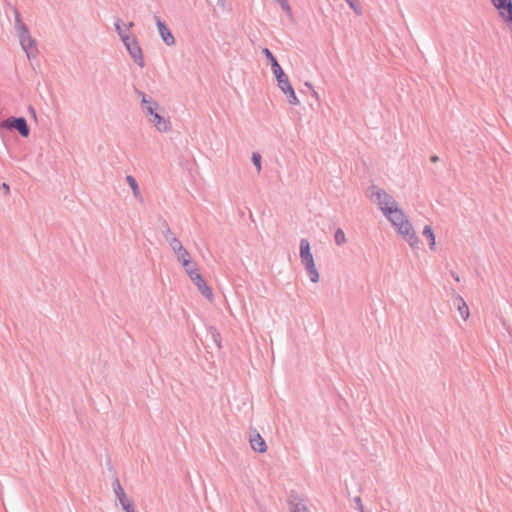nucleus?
Masks as SVG:
<instances>
[{"label":"nucleus","instance_id":"a878e982","mask_svg":"<svg viewBox=\"0 0 512 512\" xmlns=\"http://www.w3.org/2000/svg\"><path fill=\"white\" fill-rule=\"evenodd\" d=\"M291 512H309L306 508V506L299 502L297 504H295L294 508L291 510Z\"/></svg>","mask_w":512,"mask_h":512},{"label":"nucleus","instance_id":"9b49d317","mask_svg":"<svg viewBox=\"0 0 512 512\" xmlns=\"http://www.w3.org/2000/svg\"><path fill=\"white\" fill-rule=\"evenodd\" d=\"M149 122L153 123L156 129L161 133L168 132L171 129L169 119L162 117L157 112L149 117Z\"/></svg>","mask_w":512,"mask_h":512},{"label":"nucleus","instance_id":"4468645a","mask_svg":"<svg viewBox=\"0 0 512 512\" xmlns=\"http://www.w3.org/2000/svg\"><path fill=\"white\" fill-rule=\"evenodd\" d=\"M134 26L133 22H129L128 24H124L120 19H117L115 22V30L122 42L124 39L131 38L132 36L129 34V30Z\"/></svg>","mask_w":512,"mask_h":512},{"label":"nucleus","instance_id":"20e7f679","mask_svg":"<svg viewBox=\"0 0 512 512\" xmlns=\"http://www.w3.org/2000/svg\"><path fill=\"white\" fill-rule=\"evenodd\" d=\"M1 129H15L21 136L28 137L30 130L24 117H10L0 122Z\"/></svg>","mask_w":512,"mask_h":512},{"label":"nucleus","instance_id":"aec40b11","mask_svg":"<svg viewBox=\"0 0 512 512\" xmlns=\"http://www.w3.org/2000/svg\"><path fill=\"white\" fill-rule=\"evenodd\" d=\"M288 97V102L292 105H298L299 100L295 94V91L291 85H287L284 90H281Z\"/></svg>","mask_w":512,"mask_h":512},{"label":"nucleus","instance_id":"7ed1b4c3","mask_svg":"<svg viewBox=\"0 0 512 512\" xmlns=\"http://www.w3.org/2000/svg\"><path fill=\"white\" fill-rule=\"evenodd\" d=\"M300 258L311 282L317 283L319 281V273L316 269L314 258L311 253L310 243L307 239H301L300 241Z\"/></svg>","mask_w":512,"mask_h":512},{"label":"nucleus","instance_id":"6ab92c4d","mask_svg":"<svg viewBox=\"0 0 512 512\" xmlns=\"http://www.w3.org/2000/svg\"><path fill=\"white\" fill-rule=\"evenodd\" d=\"M274 75L277 80L278 87L281 90H284L287 85H291L288 76L284 73L283 70H279V72L275 73Z\"/></svg>","mask_w":512,"mask_h":512},{"label":"nucleus","instance_id":"a211bd4d","mask_svg":"<svg viewBox=\"0 0 512 512\" xmlns=\"http://www.w3.org/2000/svg\"><path fill=\"white\" fill-rule=\"evenodd\" d=\"M13 13L15 17V30L16 32H25L28 29L27 25L22 21L21 14L19 13L17 8H13Z\"/></svg>","mask_w":512,"mask_h":512},{"label":"nucleus","instance_id":"4c0bfd02","mask_svg":"<svg viewBox=\"0 0 512 512\" xmlns=\"http://www.w3.org/2000/svg\"><path fill=\"white\" fill-rule=\"evenodd\" d=\"M451 276H452L456 281H460L459 275H458L457 273H455L454 271H451Z\"/></svg>","mask_w":512,"mask_h":512},{"label":"nucleus","instance_id":"b1692460","mask_svg":"<svg viewBox=\"0 0 512 512\" xmlns=\"http://www.w3.org/2000/svg\"><path fill=\"white\" fill-rule=\"evenodd\" d=\"M280 6L281 8L289 15L291 16L292 15V10H291V7L288 3L287 0H275Z\"/></svg>","mask_w":512,"mask_h":512},{"label":"nucleus","instance_id":"6e6552de","mask_svg":"<svg viewBox=\"0 0 512 512\" xmlns=\"http://www.w3.org/2000/svg\"><path fill=\"white\" fill-rule=\"evenodd\" d=\"M188 275L194 285L198 288L199 292L207 299H212V289L207 285L198 269L188 271Z\"/></svg>","mask_w":512,"mask_h":512},{"label":"nucleus","instance_id":"423d86ee","mask_svg":"<svg viewBox=\"0 0 512 512\" xmlns=\"http://www.w3.org/2000/svg\"><path fill=\"white\" fill-rule=\"evenodd\" d=\"M168 243H169L171 249L176 254L178 261L182 263V266H190L191 265L190 254L183 247L181 241L177 237L171 236V238H168Z\"/></svg>","mask_w":512,"mask_h":512},{"label":"nucleus","instance_id":"f8f14e48","mask_svg":"<svg viewBox=\"0 0 512 512\" xmlns=\"http://www.w3.org/2000/svg\"><path fill=\"white\" fill-rule=\"evenodd\" d=\"M453 298L454 306L457 308L462 319L466 321L470 316L468 305L466 304L465 300L457 293H453Z\"/></svg>","mask_w":512,"mask_h":512},{"label":"nucleus","instance_id":"f704fd0d","mask_svg":"<svg viewBox=\"0 0 512 512\" xmlns=\"http://www.w3.org/2000/svg\"><path fill=\"white\" fill-rule=\"evenodd\" d=\"M29 112L31 113L33 118L36 119V111L32 106L29 107Z\"/></svg>","mask_w":512,"mask_h":512},{"label":"nucleus","instance_id":"f3484780","mask_svg":"<svg viewBox=\"0 0 512 512\" xmlns=\"http://www.w3.org/2000/svg\"><path fill=\"white\" fill-rule=\"evenodd\" d=\"M142 108L147 112L149 116L157 112L159 104L151 97L143 96Z\"/></svg>","mask_w":512,"mask_h":512},{"label":"nucleus","instance_id":"58836bf2","mask_svg":"<svg viewBox=\"0 0 512 512\" xmlns=\"http://www.w3.org/2000/svg\"><path fill=\"white\" fill-rule=\"evenodd\" d=\"M217 5L221 8H224L225 7V0H218L217 1Z\"/></svg>","mask_w":512,"mask_h":512},{"label":"nucleus","instance_id":"c9c22d12","mask_svg":"<svg viewBox=\"0 0 512 512\" xmlns=\"http://www.w3.org/2000/svg\"><path fill=\"white\" fill-rule=\"evenodd\" d=\"M2 188L4 189L5 193L8 194L9 191H10V188H9V185H7L6 183H3L2 184Z\"/></svg>","mask_w":512,"mask_h":512},{"label":"nucleus","instance_id":"2eb2a0df","mask_svg":"<svg viewBox=\"0 0 512 512\" xmlns=\"http://www.w3.org/2000/svg\"><path fill=\"white\" fill-rule=\"evenodd\" d=\"M113 491L116 495V498L119 502V504H122L124 502H127L131 500L124 492V489L122 488V485L118 478H115L112 483Z\"/></svg>","mask_w":512,"mask_h":512},{"label":"nucleus","instance_id":"c756f323","mask_svg":"<svg viewBox=\"0 0 512 512\" xmlns=\"http://www.w3.org/2000/svg\"><path fill=\"white\" fill-rule=\"evenodd\" d=\"M212 337H213L214 342L218 346V348H221V344H220L221 337H220V334L218 332H216V331H213L212 332Z\"/></svg>","mask_w":512,"mask_h":512},{"label":"nucleus","instance_id":"473e14b6","mask_svg":"<svg viewBox=\"0 0 512 512\" xmlns=\"http://www.w3.org/2000/svg\"><path fill=\"white\" fill-rule=\"evenodd\" d=\"M183 267H184V269H185L187 274H188V271L197 269L196 265L192 261H191V265L190 266H183Z\"/></svg>","mask_w":512,"mask_h":512},{"label":"nucleus","instance_id":"79ce46f5","mask_svg":"<svg viewBox=\"0 0 512 512\" xmlns=\"http://www.w3.org/2000/svg\"><path fill=\"white\" fill-rule=\"evenodd\" d=\"M363 512H365V510H363Z\"/></svg>","mask_w":512,"mask_h":512},{"label":"nucleus","instance_id":"393cba45","mask_svg":"<svg viewBox=\"0 0 512 512\" xmlns=\"http://www.w3.org/2000/svg\"><path fill=\"white\" fill-rule=\"evenodd\" d=\"M125 512H136L132 500L120 504Z\"/></svg>","mask_w":512,"mask_h":512},{"label":"nucleus","instance_id":"39448f33","mask_svg":"<svg viewBox=\"0 0 512 512\" xmlns=\"http://www.w3.org/2000/svg\"><path fill=\"white\" fill-rule=\"evenodd\" d=\"M123 44L125 45L127 51L129 52L131 58L134 62L141 68L145 66V61L142 53V49L139 45L136 37L132 36L131 38L124 39Z\"/></svg>","mask_w":512,"mask_h":512},{"label":"nucleus","instance_id":"9d476101","mask_svg":"<svg viewBox=\"0 0 512 512\" xmlns=\"http://www.w3.org/2000/svg\"><path fill=\"white\" fill-rule=\"evenodd\" d=\"M155 22L163 42L168 46L174 45L175 38L169 28L166 26L165 22L162 21L159 16H155Z\"/></svg>","mask_w":512,"mask_h":512},{"label":"nucleus","instance_id":"7c9ffc66","mask_svg":"<svg viewBox=\"0 0 512 512\" xmlns=\"http://www.w3.org/2000/svg\"><path fill=\"white\" fill-rule=\"evenodd\" d=\"M271 68H272V71H273V74L279 72V70H283L281 68V66L279 65L277 59L274 60L272 63H271Z\"/></svg>","mask_w":512,"mask_h":512},{"label":"nucleus","instance_id":"bb28decb","mask_svg":"<svg viewBox=\"0 0 512 512\" xmlns=\"http://www.w3.org/2000/svg\"><path fill=\"white\" fill-rule=\"evenodd\" d=\"M348 5L357 13V14H361V10L359 9L357 3L358 1L357 0H345Z\"/></svg>","mask_w":512,"mask_h":512},{"label":"nucleus","instance_id":"5701e85b","mask_svg":"<svg viewBox=\"0 0 512 512\" xmlns=\"http://www.w3.org/2000/svg\"><path fill=\"white\" fill-rule=\"evenodd\" d=\"M261 155L258 152L252 153V162L255 165L257 172L260 173L262 166H261Z\"/></svg>","mask_w":512,"mask_h":512},{"label":"nucleus","instance_id":"2f4dec72","mask_svg":"<svg viewBox=\"0 0 512 512\" xmlns=\"http://www.w3.org/2000/svg\"><path fill=\"white\" fill-rule=\"evenodd\" d=\"M354 502H355V504H356L357 509H358L360 512H363V510H364V506H363V504H362V500H361V498H360L359 496L355 497V498H354Z\"/></svg>","mask_w":512,"mask_h":512},{"label":"nucleus","instance_id":"f257e3e1","mask_svg":"<svg viewBox=\"0 0 512 512\" xmlns=\"http://www.w3.org/2000/svg\"><path fill=\"white\" fill-rule=\"evenodd\" d=\"M384 215L412 248L418 247L419 238L417 237L412 224L409 222L403 210L400 209L399 206H396L392 210H388Z\"/></svg>","mask_w":512,"mask_h":512},{"label":"nucleus","instance_id":"0eeeda50","mask_svg":"<svg viewBox=\"0 0 512 512\" xmlns=\"http://www.w3.org/2000/svg\"><path fill=\"white\" fill-rule=\"evenodd\" d=\"M22 49L25 51L27 58L31 59L36 56L37 48L36 42L31 37L30 32L26 29L25 32L21 31L17 33Z\"/></svg>","mask_w":512,"mask_h":512},{"label":"nucleus","instance_id":"4be33fe9","mask_svg":"<svg viewBox=\"0 0 512 512\" xmlns=\"http://www.w3.org/2000/svg\"><path fill=\"white\" fill-rule=\"evenodd\" d=\"M334 240H335V243L338 245V246H341L343 244L346 243V236H345V233L344 231L341 229V228H338L336 231H335V234H334Z\"/></svg>","mask_w":512,"mask_h":512},{"label":"nucleus","instance_id":"a19ab883","mask_svg":"<svg viewBox=\"0 0 512 512\" xmlns=\"http://www.w3.org/2000/svg\"><path fill=\"white\" fill-rule=\"evenodd\" d=\"M305 85L312 89V85L310 83H306Z\"/></svg>","mask_w":512,"mask_h":512},{"label":"nucleus","instance_id":"1a4fd4ad","mask_svg":"<svg viewBox=\"0 0 512 512\" xmlns=\"http://www.w3.org/2000/svg\"><path fill=\"white\" fill-rule=\"evenodd\" d=\"M505 22H512V0H491Z\"/></svg>","mask_w":512,"mask_h":512},{"label":"nucleus","instance_id":"f03ea898","mask_svg":"<svg viewBox=\"0 0 512 512\" xmlns=\"http://www.w3.org/2000/svg\"><path fill=\"white\" fill-rule=\"evenodd\" d=\"M369 199L378 205L379 209L386 214L388 210H392L398 206L397 201L385 190L376 185H372L368 190Z\"/></svg>","mask_w":512,"mask_h":512},{"label":"nucleus","instance_id":"cd10ccee","mask_svg":"<svg viewBox=\"0 0 512 512\" xmlns=\"http://www.w3.org/2000/svg\"><path fill=\"white\" fill-rule=\"evenodd\" d=\"M163 235L167 241H168V238H171V236H174L169 225L166 222L164 223Z\"/></svg>","mask_w":512,"mask_h":512},{"label":"nucleus","instance_id":"ddd939ff","mask_svg":"<svg viewBox=\"0 0 512 512\" xmlns=\"http://www.w3.org/2000/svg\"><path fill=\"white\" fill-rule=\"evenodd\" d=\"M249 441H250L251 448L254 451L259 452V453L266 452L267 445H266L264 439L262 438V436L258 432L254 431L250 435Z\"/></svg>","mask_w":512,"mask_h":512},{"label":"nucleus","instance_id":"c85d7f7f","mask_svg":"<svg viewBox=\"0 0 512 512\" xmlns=\"http://www.w3.org/2000/svg\"><path fill=\"white\" fill-rule=\"evenodd\" d=\"M262 52L266 56V58L269 60L270 64L274 60H276L275 56L272 54V52L268 48H264Z\"/></svg>","mask_w":512,"mask_h":512},{"label":"nucleus","instance_id":"72a5a7b5","mask_svg":"<svg viewBox=\"0 0 512 512\" xmlns=\"http://www.w3.org/2000/svg\"><path fill=\"white\" fill-rule=\"evenodd\" d=\"M136 94L139 98H141V102L143 101V96H147L144 92L140 90H136Z\"/></svg>","mask_w":512,"mask_h":512},{"label":"nucleus","instance_id":"412c9836","mask_svg":"<svg viewBox=\"0 0 512 512\" xmlns=\"http://www.w3.org/2000/svg\"><path fill=\"white\" fill-rule=\"evenodd\" d=\"M423 235L429 240L430 249L434 250L436 243H435V235H434V232H433L431 226L426 225L424 227Z\"/></svg>","mask_w":512,"mask_h":512},{"label":"nucleus","instance_id":"ea45409f","mask_svg":"<svg viewBox=\"0 0 512 512\" xmlns=\"http://www.w3.org/2000/svg\"><path fill=\"white\" fill-rule=\"evenodd\" d=\"M312 95L315 97V98H318V94L315 90L312 89Z\"/></svg>","mask_w":512,"mask_h":512},{"label":"nucleus","instance_id":"e433bc0d","mask_svg":"<svg viewBox=\"0 0 512 512\" xmlns=\"http://www.w3.org/2000/svg\"><path fill=\"white\" fill-rule=\"evenodd\" d=\"M430 161L433 163H436L439 161V157L437 155H433L430 157Z\"/></svg>","mask_w":512,"mask_h":512},{"label":"nucleus","instance_id":"dca6fc26","mask_svg":"<svg viewBox=\"0 0 512 512\" xmlns=\"http://www.w3.org/2000/svg\"><path fill=\"white\" fill-rule=\"evenodd\" d=\"M126 182L128 183V185L132 189L133 196L140 203H143L144 199H143V196L141 194V191H140V188H139V185H138L136 179L132 175H127L126 176Z\"/></svg>","mask_w":512,"mask_h":512}]
</instances>
